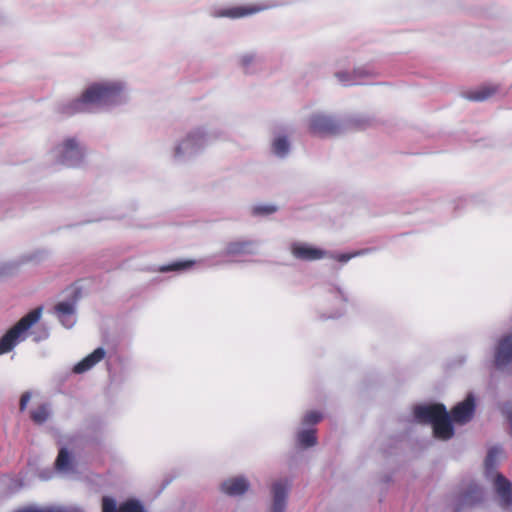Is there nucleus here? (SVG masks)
I'll return each mask as SVG.
<instances>
[{
  "label": "nucleus",
  "instance_id": "21",
  "mask_svg": "<svg viewBox=\"0 0 512 512\" xmlns=\"http://www.w3.org/2000/svg\"><path fill=\"white\" fill-rule=\"evenodd\" d=\"M496 89L491 86H483L470 93L469 98L476 101H484L494 95Z\"/></svg>",
  "mask_w": 512,
  "mask_h": 512
},
{
  "label": "nucleus",
  "instance_id": "15",
  "mask_svg": "<svg viewBox=\"0 0 512 512\" xmlns=\"http://www.w3.org/2000/svg\"><path fill=\"white\" fill-rule=\"evenodd\" d=\"M475 401L472 395H468L467 398L458 403L452 410V418L454 422L464 424L468 422L474 413Z\"/></svg>",
  "mask_w": 512,
  "mask_h": 512
},
{
  "label": "nucleus",
  "instance_id": "27",
  "mask_svg": "<svg viewBox=\"0 0 512 512\" xmlns=\"http://www.w3.org/2000/svg\"><path fill=\"white\" fill-rule=\"evenodd\" d=\"M277 211V207L273 204H262L255 206L253 212L257 215H271Z\"/></svg>",
  "mask_w": 512,
  "mask_h": 512
},
{
  "label": "nucleus",
  "instance_id": "17",
  "mask_svg": "<svg viewBox=\"0 0 512 512\" xmlns=\"http://www.w3.org/2000/svg\"><path fill=\"white\" fill-rule=\"evenodd\" d=\"M289 135L284 131L274 133L271 141V151L278 158H285L290 152Z\"/></svg>",
  "mask_w": 512,
  "mask_h": 512
},
{
  "label": "nucleus",
  "instance_id": "1",
  "mask_svg": "<svg viewBox=\"0 0 512 512\" xmlns=\"http://www.w3.org/2000/svg\"><path fill=\"white\" fill-rule=\"evenodd\" d=\"M129 101V84L125 79L99 78L87 82L81 93L63 103L60 109L66 115L93 110L108 112L128 104Z\"/></svg>",
  "mask_w": 512,
  "mask_h": 512
},
{
  "label": "nucleus",
  "instance_id": "5",
  "mask_svg": "<svg viewBox=\"0 0 512 512\" xmlns=\"http://www.w3.org/2000/svg\"><path fill=\"white\" fill-rule=\"evenodd\" d=\"M41 311V308L30 311L6 331L0 338V356L9 353L27 338L28 330L39 321Z\"/></svg>",
  "mask_w": 512,
  "mask_h": 512
},
{
  "label": "nucleus",
  "instance_id": "6",
  "mask_svg": "<svg viewBox=\"0 0 512 512\" xmlns=\"http://www.w3.org/2000/svg\"><path fill=\"white\" fill-rule=\"evenodd\" d=\"M500 455L501 451L497 448L489 451L485 460L486 477L492 483L500 505L507 507L512 503V483L494 470Z\"/></svg>",
  "mask_w": 512,
  "mask_h": 512
},
{
  "label": "nucleus",
  "instance_id": "3",
  "mask_svg": "<svg viewBox=\"0 0 512 512\" xmlns=\"http://www.w3.org/2000/svg\"><path fill=\"white\" fill-rule=\"evenodd\" d=\"M212 133L208 128L200 126L191 129L175 140L170 150L174 163L183 164L195 159L211 143Z\"/></svg>",
  "mask_w": 512,
  "mask_h": 512
},
{
  "label": "nucleus",
  "instance_id": "26",
  "mask_svg": "<svg viewBox=\"0 0 512 512\" xmlns=\"http://www.w3.org/2000/svg\"><path fill=\"white\" fill-rule=\"evenodd\" d=\"M366 250H359L353 253H342V254H333L330 252V256L328 258H333L341 263H347L354 257L364 255Z\"/></svg>",
  "mask_w": 512,
  "mask_h": 512
},
{
  "label": "nucleus",
  "instance_id": "9",
  "mask_svg": "<svg viewBox=\"0 0 512 512\" xmlns=\"http://www.w3.org/2000/svg\"><path fill=\"white\" fill-rule=\"evenodd\" d=\"M258 243L254 240H235L226 244L221 256L237 258L244 255H254L257 253Z\"/></svg>",
  "mask_w": 512,
  "mask_h": 512
},
{
  "label": "nucleus",
  "instance_id": "22",
  "mask_svg": "<svg viewBox=\"0 0 512 512\" xmlns=\"http://www.w3.org/2000/svg\"><path fill=\"white\" fill-rule=\"evenodd\" d=\"M298 442L303 447H311L316 444L315 430L306 429L298 433Z\"/></svg>",
  "mask_w": 512,
  "mask_h": 512
},
{
  "label": "nucleus",
  "instance_id": "23",
  "mask_svg": "<svg viewBox=\"0 0 512 512\" xmlns=\"http://www.w3.org/2000/svg\"><path fill=\"white\" fill-rule=\"evenodd\" d=\"M49 415L50 409L46 404L38 406L31 412V418L37 424L44 423L48 419Z\"/></svg>",
  "mask_w": 512,
  "mask_h": 512
},
{
  "label": "nucleus",
  "instance_id": "20",
  "mask_svg": "<svg viewBox=\"0 0 512 512\" xmlns=\"http://www.w3.org/2000/svg\"><path fill=\"white\" fill-rule=\"evenodd\" d=\"M55 466L56 469L63 474H68L73 471V461L66 449H60L55 461Z\"/></svg>",
  "mask_w": 512,
  "mask_h": 512
},
{
  "label": "nucleus",
  "instance_id": "7",
  "mask_svg": "<svg viewBox=\"0 0 512 512\" xmlns=\"http://www.w3.org/2000/svg\"><path fill=\"white\" fill-rule=\"evenodd\" d=\"M308 127L311 133L326 136L334 135L341 131V123L331 115L316 112L308 119Z\"/></svg>",
  "mask_w": 512,
  "mask_h": 512
},
{
  "label": "nucleus",
  "instance_id": "29",
  "mask_svg": "<svg viewBox=\"0 0 512 512\" xmlns=\"http://www.w3.org/2000/svg\"><path fill=\"white\" fill-rule=\"evenodd\" d=\"M16 512H63L60 508L53 507H26Z\"/></svg>",
  "mask_w": 512,
  "mask_h": 512
},
{
  "label": "nucleus",
  "instance_id": "13",
  "mask_svg": "<svg viewBox=\"0 0 512 512\" xmlns=\"http://www.w3.org/2000/svg\"><path fill=\"white\" fill-rule=\"evenodd\" d=\"M512 363V334L504 337L495 352V364L504 369Z\"/></svg>",
  "mask_w": 512,
  "mask_h": 512
},
{
  "label": "nucleus",
  "instance_id": "14",
  "mask_svg": "<svg viewBox=\"0 0 512 512\" xmlns=\"http://www.w3.org/2000/svg\"><path fill=\"white\" fill-rule=\"evenodd\" d=\"M54 311L57 318L64 327L71 328L76 323V307L74 301L59 302L55 306Z\"/></svg>",
  "mask_w": 512,
  "mask_h": 512
},
{
  "label": "nucleus",
  "instance_id": "18",
  "mask_svg": "<svg viewBox=\"0 0 512 512\" xmlns=\"http://www.w3.org/2000/svg\"><path fill=\"white\" fill-rule=\"evenodd\" d=\"M105 354L106 352L103 348L95 349L91 354L86 356L73 367V372L76 374H82L89 371L105 357Z\"/></svg>",
  "mask_w": 512,
  "mask_h": 512
},
{
  "label": "nucleus",
  "instance_id": "24",
  "mask_svg": "<svg viewBox=\"0 0 512 512\" xmlns=\"http://www.w3.org/2000/svg\"><path fill=\"white\" fill-rule=\"evenodd\" d=\"M194 264L193 261H178L174 262L170 265L161 266L159 268L160 272H170V271H183L190 268Z\"/></svg>",
  "mask_w": 512,
  "mask_h": 512
},
{
  "label": "nucleus",
  "instance_id": "8",
  "mask_svg": "<svg viewBox=\"0 0 512 512\" xmlns=\"http://www.w3.org/2000/svg\"><path fill=\"white\" fill-rule=\"evenodd\" d=\"M292 255L300 260L315 261L330 256V252L305 242H294L291 244Z\"/></svg>",
  "mask_w": 512,
  "mask_h": 512
},
{
  "label": "nucleus",
  "instance_id": "19",
  "mask_svg": "<svg viewBox=\"0 0 512 512\" xmlns=\"http://www.w3.org/2000/svg\"><path fill=\"white\" fill-rule=\"evenodd\" d=\"M369 75V72L362 68H356L352 72L340 71L336 73V77L343 85L359 84L361 80Z\"/></svg>",
  "mask_w": 512,
  "mask_h": 512
},
{
  "label": "nucleus",
  "instance_id": "31",
  "mask_svg": "<svg viewBox=\"0 0 512 512\" xmlns=\"http://www.w3.org/2000/svg\"><path fill=\"white\" fill-rule=\"evenodd\" d=\"M469 497H470V502H475V501L479 500V498H478V497H474V496H472V495H471V496H469Z\"/></svg>",
  "mask_w": 512,
  "mask_h": 512
},
{
  "label": "nucleus",
  "instance_id": "10",
  "mask_svg": "<svg viewBox=\"0 0 512 512\" xmlns=\"http://www.w3.org/2000/svg\"><path fill=\"white\" fill-rule=\"evenodd\" d=\"M290 488L288 480H277L271 486L272 503L270 512H285Z\"/></svg>",
  "mask_w": 512,
  "mask_h": 512
},
{
  "label": "nucleus",
  "instance_id": "25",
  "mask_svg": "<svg viewBox=\"0 0 512 512\" xmlns=\"http://www.w3.org/2000/svg\"><path fill=\"white\" fill-rule=\"evenodd\" d=\"M258 61V57L254 52H245L238 57V63L241 67L247 69Z\"/></svg>",
  "mask_w": 512,
  "mask_h": 512
},
{
  "label": "nucleus",
  "instance_id": "28",
  "mask_svg": "<svg viewBox=\"0 0 512 512\" xmlns=\"http://www.w3.org/2000/svg\"><path fill=\"white\" fill-rule=\"evenodd\" d=\"M322 419V415L319 412L311 411L308 412L304 418L303 423L305 425L316 424Z\"/></svg>",
  "mask_w": 512,
  "mask_h": 512
},
{
  "label": "nucleus",
  "instance_id": "16",
  "mask_svg": "<svg viewBox=\"0 0 512 512\" xmlns=\"http://www.w3.org/2000/svg\"><path fill=\"white\" fill-rule=\"evenodd\" d=\"M249 487V481L243 476L228 478L221 484V490L229 496L242 495L249 489Z\"/></svg>",
  "mask_w": 512,
  "mask_h": 512
},
{
  "label": "nucleus",
  "instance_id": "4",
  "mask_svg": "<svg viewBox=\"0 0 512 512\" xmlns=\"http://www.w3.org/2000/svg\"><path fill=\"white\" fill-rule=\"evenodd\" d=\"M415 418L419 422L431 423L435 436L442 440L451 438L454 429L451 419L442 404H426L416 406L414 409Z\"/></svg>",
  "mask_w": 512,
  "mask_h": 512
},
{
  "label": "nucleus",
  "instance_id": "12",
  "mask_svg": "<svg viewBox=\"0 0 512 512\" xmlns=\"http://www.w3.org/2000/svg\"><path fill=\"white\" fill-rule=\"evenodd\" d=\"M264 9H266V7L260 5L235 6L216 10L213 12V16L236 19L255 14Z\"/></svg>",
  "mask_w": 512,
  "mask_h": 512
},
{
  "label": "nucleus",
  "instance_id": "30",
  "mask_svg": "<svg viewBox=\"0 0 512 512\" xmlns=\"http://www.w3.org/2000/svg\"><path fill=\"white\" fill-rule=\"evenodd\" d=\"M30 398H31V395L30 393H24L22 396H21V399H20V409L21 410H24L27 406V404L29 403L30 401Z\"/></svg>",
  "mask_w": 512,
  "mask_h": 512
},
{
  "label": "nucleus",
  "instance_id": "11",
  "mask_svg": "<svg viewBox=\"0 0 512 512\" xmlns=\"http://www.w3.org/2000/svg\"><path fill=\"white\" fill-rule=\"evenodd\" d=\"M102 512H145L141 503L130 499L121 504H117L115 499L105 496L102 499Z\"/></svg>",
  "mask_w": 512,
  "mask_h": 512
},
{
  "label": "nucleus",
  "instance_id": "2",
  "mask_svg": "<svg viewBox=\"0 0 512 512\" xmlns=\"http://www.w3.org/2000/svg\"><path fill=\"white\" fill-rule=\"evenodd\" d=\"M87 148L77 136L60 138L47 152L48 162L52 166L80 168L86 163Z\"/></svg>",
  "mask_w": 512,
  "mask_h": 512
}]
</instances>
